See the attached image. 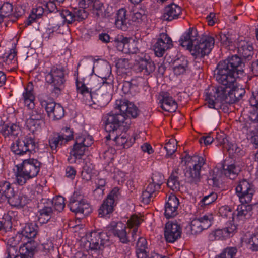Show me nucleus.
Returning <instances> with one entry per match:
<instances>
[{
	"label": "nucleus",
	"mask_w": 258,
	"mask_h": 258,
	"mask_svg": "<svg viewBox=\"0 0 258 258\" xmlns=\"http://www.w3.org/2000/svg\"><path fill=\"white\" fill-rule=\"evenodd\" d=\"M45 79L47 83L54 86L52 93L58 95L60 93L61 86L64 82L63 69L53 68L51 71L46 75Z\"/></svg>",
	"instance_id": "9d476101"
},
{
	"label": "nucleus",
	"mask_w": 258,
	"mask_h": 258,
	"mask_svg": "<svg viewBox=\"0 0 258 258\" xmlns=\"http://www.w3.org/2000/svg\"><path fill=\"white\" fill-rule=\"evenodd\" d=\"M177 144V141L174 139H171L168 143H167L165 146L164 149L166 150L167 156H171L177 150V147L175 145Z\"/></svg>",
	"instance_id": "3c124183"
},
{
	"label": "nucleus",
	"mask_w": 258,
	"mask_h": 258,
	"mask_svg": "<svg viewBox=\"0 0 258 258\" xmlns=\"http://www.w3.org/2000/svg\"><path fill=\"white\" fill-rule=\"evenodd\" d=\"M53 203V207L54 208V212H61L65 207L64 199L61 196H58L51 200Z\"/></svg>",
	"instance_id": "de8ad7c7"
},
{
	"label": "nucleus",
	"mask_w": 258,
	"mask_h": 258,
	"mask_svg": "<svg viewBox=\"0 0 258 258\" xmlns=\"http://www.w3.org/2000/svg\"><path fill=\"white\" fill-rule=\"evenodd\" d=\"M67 131L69 132V135H58L57 137H53L49 139V144L52 152L57 151V148L66 144L69 141L73 139V131L70 128H67Z\"/></svg>",
	"instance_id": "a211bd4d"
},
{
	"label": "nucleus",
	"mask_w": 258,
	"mask_h": 258,
	"mask_svg": "<svg viewBox=\"0 0 258 258\" xmlns=\"http://www.w3.org/2000/svg\"><path fill=\"white\" fill-rule=\"evenodd\" d=\"M240 170V167L235 163L227 164L225 163L223 165L222 173L230 179H234Z\"/></svg>",
	"instance_id": "cd10ccee"
},
{
	"label": "nucleus",
	"mask_w": 258,
	"mask_h": 258,
	"mask_svg": "<svg viewBox=\"0 0 258 258\" xmlns=\"http://www.w3.org/2000/svg\"><path fill=\"white\" fill-rule=\"evenodd\" d=\"M126 229V225L121 222H118L114 225V236L117 237L120 242L122 243H127L129 242Z\"/></svg>",
	"instance_id": "bb28decb"
},
{
	"label": "nucleus",
	"mask_w": 258,
	"mask_h": 258,
	"mask_svg": "<svg viewBox=\"0 0 258 258\" xmlns=\"http://www.w3.org/2000/svg\"><path fill=\"white\" fill-rule=\"evenodd\" d=\"M15 50L16 49H10L8 52H5L2 55L0 56L1 60L6 63L9 64L16 55L17 52Z\"/></svg>",
	"instance_id": "bf43d9fd"
},
{
	"label": "nucleus",
	"mask_w": 258,
	"mask_h": 258,
	"mask_svg": "<svg viewBox=\"0 0 258 258\" xmlns=\"http://www.w3.org/2000/svg\"><path fill=\"white\" fill-rule=\"evenodd\" d=\"M57 19L55 23L53 20L51 22L53 28L59 27L63 21H67L69 24H71L75 21V16L73 12L68 10H62L61 12L57 14Z\"/></svg>",
	"instance_id": "412c9836"
},
{
	"label": "nucleus",
	"mask_w": 258,
	"mask_h": 258,
	"mask_svg": "<svg viewBox=\"0 0 258 258\" xmlns=\"http://www.w3.org/2000/svg\"><path fill=\"white\" fill-rule=\"evenodd\" d=\"M45 116L42 108L38 107L32 109L30 112V118L41 121Z\"/></svg>",
	"instance_id": "5fc2aeb1"
},
{
	"label": "nucleus",
	"mask_w": 258,
	"mask_h": 258,
	"mask_svg": "<svg viewBox=\"0 0 258 258\" xmlns=\"http://www.w3.org/2000/svg\"><path fill=\"white\" fill-rule=\"evenodd\" d=\"M236 230L237 226L234 224L229 223L227 227L216 229L209 233L208 236V240L210 241L225 240L232 237Z\"/></svg>",
	"instance_id": "9b49d317"
},
{
	"label": "nucleus",
	"mask_w": 258,
	"mask_h": 258,
	"mask_svg": "<svg viewBox=\"0 0 258 258\" xmlns=\"http://www.w3.org/2000/svg\"><path fill=\"white\" fill-rule=\"evenodd\" d=\"M104 128L106 132L110 133L113 131V113L110 112L104 117Z\"/></svg>",
	"instance_id": "8fccbe9b"
},
{
	"label": "nucleus",
	"mask_w": 258,
	"mask_h": 258,
	"mask_svg": "<svg viewBox=\"0 0 258 258\" xmlns=\"http://www.w3.org/2000/svg\"><path fill=\"white\" fill-rule=\"evenodd\" d=\"M36 144L33 138L26 136L18 138L11 146V151L16 155H23L27 153L35 152Z\"/></svg>",
	"instance_id": "1a4fd4ad"
},
{
	"label": "nucleus",
	"mask_w": 258,
	"mask_h": 258,
	"mask_svg": "<svg viewBox=\"0 0 258 258\" xmlns=\"http://www.w3.org/2000/svg\"><path fill=\"white\" fill-rule=\"evenodd\" d=\"M173 71L175 75L178 76L184 74L188 70V61L184 56H181L173 61Z\"/></svg>",
	"instance_id": "393cba45"
},
{
	"label": "nucleus",
	"mask_w": 258,
	"mask_h": 258,
	"mask_svg": "<svg viewBox=\"0 0 258 258\" xmlns=\"http://www.w3.org/2000/svg\"><path fill=\"white\" fill-rule=\"evenodd\" d=\"M8 201L9 203L14 207H23L27 203V198L23 195H15L11 197Z\"/></svg>",
	"instance_id": "e433bc0d"
},
{
	"label": "nucleus",
	"mask_w": 258,
	"mask_h": 258,
	"mask_svg": "<svg viewBox=\"0 0 258 258\" xmlns=\"http://www.w3.org/2000/svg\"><path fill=\"white\" fill-rule=\"evenodd\" d=\"M126 21V10L124 8L120 9L116 14V27L119 29L126 30L127 28Z\"/></svg>",
	"instance_id": "c756f323"
},
{
	"label": "nucleus",
	"mask_w": 258,
	"mask_h": 258,
	"mask_svg": "<svg viewBox=\"0 0 258 258\" xmlns=\"http://www.w3.org/2000/svg\"><path fill=\"white\" fill-rule=\"evenodd\" d=\"M247 247L252 252H258V233L252 234L245 240Z\"/></svg>",
	"instance_id": "79ce46f5"
},
{
	"label": "nucleus",
	"mask_w": 258,
	"mask_h": 258,
	"mask_svg": "<svg viewBox=\"0 0 258 258\" xmlns=\"http://www.w3.org/2000/svg\"><path fill=\"white\" fill-rule=\"evenodd\" d=\"M191 55L195 59H201L208 55L211 49H188Z\"/></svg>",
	"instance_id": "4d7b16f0"
},
{
	"label": "nucleus",
	"mask_w": 258,
	"mask_h": 258,
	"mask_svg": "<svg viewBox=\"0 0 258 258\" xmlns=\"http://www.w3.org/2000/svg\"><path fill=\"white\" fill-rule=\"evenodd\" d=\"M75 21H81L88 17V13L83 9H75L74 10Z\"/></svg>",
	"instance_id": "338daca9"
},
{
	"label": "nucleus",
	"mask_w": 258,
	"mask_h": 258,
	"mask_svg": "<svg viewBox=\"0 0 258 258\" xmlns=\"http://www.w3.org/2000/svg\"><path fill=\"white\" fill-rule=\"evenodd\" d=\"M36 249V242L32 241L26 242L20 247L19 253L12 258H31L34 255Z\"/></svg>",
	"instance_id": "6ab92c4d"
},
{
	"label": "nucleus",
	"mask_w": 258,
	"mask_h": 258,
	"mask_svg": "<svg viewBox=\"0 0 258 258\" xmlns=\"http://www.w3.org/2000/svg\"><path fill=\"white\" fill-rule=\"evenodd\" d=\"M181 227L177 222H168L166 224L164 237L167 242H174L181 237Z\"/></svg>",
	"instance_id": "f8f14e48"
},
{
	"label": "nucleus",
	"mask_w": 258,
	"mask_h": 258,
	"mask_svg": "<svg viewBox=\"0 0 258 258\" xmlns=\"http://www.w3.org/2000/svg\"><path fill=\"white\" fill-rule=\"evenodd\" d=\"M147 242L146 239L144 237L139 238L136 246V254H147Z\"/></svg>",
	"instance_id": "c03bdc74"
},
{
	"label": "nucleus",
	"mask_w": 258,
	"mask_h": 258,
	"mask_svg": "<svg viewBox=\"0 0 258 258\" xmlns=\"http://www.w3.org/2000/svg\"><path fill=\"white\" fill-rule=\"evenodd\" d=\"M0 132L5 137L10 136L17 137L21 133V130L16 124L3 122L1 124Z\"/></svg>",
	"instance_id": "a878e982"
},
{
	"label": "nucleus",
	"mask_w": 258,
	"mask_h": 258,
	"mask_svg": "<svg viewBox=\"0 0 258 258\" xmlns=\"http://www.w3.org/2000/svg\"><path fill=\"white\" fill-rule=\"evenodd\" d=\"M53 243L48 239H41L39 240V244L36 245L37 248L39 251L42 252L43 254L45 255L50 252L53 249Z\"/></svg>",
	"instance_id": "c9c22d12"
},
{
	"label": "nucleus",
	"mask_w": 258,
	"mask_h": 258,
	"mask_svg": "<svg viewBox=\"0 0 258 258\" xmlns=\"http://www.w3.org/2000/svg\"><path fill=\"white\" fill-rule=\"evenodd\" d=\"M68 206L72 212L82 214L84 216H87L92 212L90 204L78 192H74L71 196Z\"/></svg>",
	"instance_id": "6e6552de"
},
{
	"label": "nucleus",
	"mask_w": 258,
	"mask_h": 258,
	"mask_svg": "<svg viewBox=\"0 0 258 258\" xmlns=\"http://www.w3.org/2000/svg\"><path fill=\"white\" fill-rule=\"evenodd\" d=\"M154 48H171L174 47L171 38L166 34H160L159 37L153 42Z\"/></svg>",
	"instance_id": "5701e85b"
},
{
	"label": "nucleus",
	"mask_w": 258,
	"mask_h": 258,
	"mask_svg": "<svg viewBox=\"0 0 258 258\" xmlns=\"http://www.w3.org/2000/svg\"><path fill=\"white\" fill-rule=\"evenodd\" d=\"M112 236L113 226L111 224L106 228L105 233L96 231L91 232L86 243V244H89V254L97 258L101 253V247L106 244Z\"/></svg>",
	"instance_id": "20e7f679"
},
{
	"label": "nucleus",
	"mask_w": 258,
	"mask_h": 258,
	"mask_svg": "<svg viewBox=\"0 0 258 258\" xmlns=\"http://www.w3.org/2000/svg\"><path fill=\"white\" fill-rule=\"evenodd\" d=\"M25 89V91L23 94V99L25 105L30 109H33L34 108V103L33 100L34 96L32 93V90H28V88Z\"/></svg>",
	"instance_id": "a19ab883"
},
{
	"label": "nucleus",
	"mask_w": 258,
	"mask_h": 258,
	"mask_svg": "<svg viewBox=\"0 0 258 258\" xmlns=\"http://www.w3.org/2000/svg\"><path fill=\"white\" fill-rule=\"evenodd\" d=\"M180 170L178 168L175 169L170 176L169 177L167 182V186L173 191H178L180 188V183L178 181Z\"/></svg>",
	"instance_id": "473e14b6"
},
{
	"label": "nucleus",
	"mask_w": 258,
	"mask_h": 258,
	"mask_svg": "<svg viewBox=\"0 0 258 258\" xmlns=\"http://www.w3.org/2000/svg\"><path fill=\"white\" fill-rule=\"evenodd\" d=\"M179 200L174 195H170L165 205V216L170 218L176 216L178 213Z\"/></svg>",
	"instance_id": "dca6fc26"
},
{
	"label": "nucleus",
	"mask_w": 258,
	"mask_h": 258,
	"mask_svg": "<svg viewBox=\"0 0 258 258\" xmlns=\"http://www.w3.org/2000/svg\"><path fill=\"white\" fill-rule=\"evenodd\" d=\"M131 41L133 42H134V40L131 38H127L122 35H118L116 37L115 42L116 43V47L124 48L125 47H129L128 44Z\"/></svg>",
	"instance_id": "603ef678"
},
{
	"label": "nucleus",
	"mask_w": 258,
	"mask_h": 258,
	"mask_svg": "<svg viewBox=\"0 0 258 258\" xmlns=\"http://www.w3.org/2000/svg\"><path fill=\"white\" fill-rule=\"evenodd\" d=\"M236 192L241 204L238 206L237 213H235L233 220L243 222L245 220L249 219L252 215V206L248 204L251 201L255 190L252 184L246 180H243L237 185Z\"/></svg>",
	"instance_id": "f257e3e1"
},
{
	"label": "nucleus",
	"mask_w": 258,
	"mask_h": 258,
	"mask_svg": "<svg viewBox=\"0 0 258 258\" xmlns=\"http://www.w3.org/2000/svg\"><path fill=\"white\" fill-rule=\"evenodd\" d=\"M128 65V61L125 59H119L116 63L117 81L126 76V68Z\"/></svg>",
	"instance_id": "ea45409f"
},
{
	"label": "nucleus",
	"mask_w": 258,
	"mask_h": 258,
	"mask_svg": "<svg viewBox=\"0 0 258 258\" xmlns=\"http://www.w3.org/2000/svg\"><path fill=\"white\" fill-rule=\"evenodd\" d=\"M137 70L142 72L144 75H148L152 73L155 69L153 62L151 60L141 59L137 65Z\"/></svg>",
	"instance_id": "7c9ffc66"
},
{
	"label": "nucleus",
	"mask_w": 258,
	"mask_h": 258,
	"mask_svg": "<svg viewBox=\"0 0 258 258\" xmlns=\"http://www.w3.org/2000/svg\"><path fill=\"white\" fill-rule=\"evenodd\" d=\"M38 226L35 224L29 223L27 224L23 228L22 231V235L23 237L27 238L29 242L31 241L35 242L33 239L35 237L38 233Z\"/></svg>",
	"instance_id": "c85d7f7f"
},
{
	"label": "nucleus",
	"mask_w": 258,
	"mask_h": 258,
	"mask_svg": "<svg viewBox=\"0 0 258 258\" xmlns=\"http://www.w3.org/2000/svg\"><path fill=\"white\" fill-rule=\"evenodd\" d=\"M26 124L28 129L32 133H34L40 126L41 123L39 120H35L29 117L26 121Z\"/></svg>",
	"instance_id": "680f3d73"
},
{
	"label": "nucleus",
	"mask_w": 258,
	"mask_h": 258,
	"mask_svg": "<svg viewBox=\"0 0 258 258\" xmlns=\"http://www.w3.org/2000/svg\"><path fill=\"white\" fill-rule=\"evenodd\" d=\"M13 10V5L9 2L5 3L0 8V12L3 16H5L11 22V16Z\"/></svg>",
	"instance_id": "09e8293b"
},
{
	"label": "nucleus",
	"mask_w": 258,
	"mask_h": 258,
	"mask_svg": "<svg viewBox=\"0 0 258 258\" xmlns=\"http://www.w3.org/2000/svg\"><path fill=\"white\" fill-rule=\"evenodd\" d=\"M15 193L13 188L8 182H5L0 184V194L4 196L8 200Z\"/></svg>",
	"instance_id": "a18cd8bd"
},
{
	"label": "nucleus",
	"mask_w": 258,
	"mask_h": 258,
	"mask_svg": "<svg viewBox=\"0 0 258 258\" xmlns=\"http://www.w3.org/2000/svg\"><path fill=\"white\" fill-rule=\"evenodd\" d=\"M228 87L226 85L210 87L206 90L205 100L209 108L219 110L222 104L228 103Z\"/></svg>",
	"instance_id": "0eeeda50"
},
{
	"label": "nucleus",
	"mask_w": 258,
	"mask_h": 258,
	"mask_svg": "<svg viewBox=\"0 0 258 258\" xmlns=\"http://www.w3.org/2000/svg\"><path fill=\"white\" fill-rule=\"evenodd\" d=\"M244 67V63L241 58L236 54L233 55L227 61L218 64L217 73L215 74L216 79L219 83H227L226 80L229 83H234V79L242 74Z\"/></svg>",
	"instance_id": "f03ea898"
},
{
	"label": "nucleus",
	"mask_w": 258,
	"mask_h": 258,
	"mask_svg": "<svg viewBox=\"0 0 258 258\" xmlns=\"http://www.w3.org/2000/svg\"><path fill=\"white\" fill-rule=\"evenodd\" d=\"M215 141H216L218 145L222 146L223 147L227 148L228 145V140L226 135L223 133H218L215 138Z\"/></svg>",
	"instance_id": "0e129e2a"
},
{
	"label": "nucleus",
	"mask_w": 258,
	"mask_h": 258,
	"mask_svg": "<svg viewBox=\"0 0 258 258\" xmlns=\"http://www.w3.org/2000/svg\"><path fill=\"white\" fill-rule=\"evenodd\" d=\"M218 196L216 192H212L208 195L205 196L201 200V206L209 205L216 201Z\"/></svg>",
	"instance_id": "6e6d98bb"
},
{
	"label": "nucleus",
	"mask_w": 258,
	"mask_h": 258,
	"mask_svg": "<svg viewBox=\"0 0 258 258\" xmlns=\"http://www.w3.org/2000/svg\"><path fill=\"white\" fill-rule=\"evenodd\" d=\"M197 219L200 222L204 228L207 229L212 225L214 217L211 213H207Z\"/></svg>",
	"instance_id": "37998d69"
},
{
	"label": "nucleus",
	"mask_w": 258,
	"mask_h": 258,
	"mask_svg": "<svg viewBox=\"0 0 258 258\" xmlns=\"http://www.w3.org/2000/svg\"><path fill=\"white\" fill-rule=\"evenodd\" d=\"M39 212L38 220L41 223H47L55 214V212L52 208H47V209H40Z\"/></svg>",
	"instance_id": "4c0bfd02"
},
{
	"label": "nucleus",
	"mask_w": 258,
	"mask_h": 258,
	"mask_svg": "<svg viewBox=\"0 0 258 258\" xmlns=\"http://www.w3.org/2000/svg\"><path fill=\"white\" fill-rule=\"evenodd\" d=\"M157 177L158 176L157 175H154L152 178V182L148 184L145 189L153 195L160 188V186L163 182V178L161 176H159V180L157 179Z\"/></svg>",
	"instance_id": "f704fd0d"
},
{
	"label": "nucleus",
	"mask_w": 258,
	"mask_h": 258,
	"mask_svg": "<svg viewBox=\"0 0 258 258\" xmlns=\"http://www.w3.org/2000/svg\"><path fill=\"white\" fill-rule=\"evenodd\" d=\"M86 147L79 142H77L76 139L72 150L71 151L70 154L74 156L75 159H81L82 156L84 154Z\"/></svg>",
	"instance_id": "58836bf2"
},
{
	"label": "nucleus",
	"mask_w": 258,
	"mask_h": 258,
	"mask_svg": "<svg viewBox=\"0 0 258 258\" xmlns=\"http://www.w3.org/2000/svg\"><path fill=\"white\" fill-rule=\"evenodd\" d=\"M229 33L227 34L220 33L216 36V38L221 41L223 46L228 47L230 46V43L232 42Z\"/></svg>",
	"instance_id": "e2e57ef3"
},
{
	"label": "nucleus",
	"mask_w": 258,
	"mask_h": 258,
	"mask_svg": "<svg viewBox=\"0 0 258 258\" xmlns=\"http://www.w3.org/2000/svg\"><path fill=\"white\" fill-rule=\"evenodd\" d=\"M159 104L161 108L165 111L172 112L177 108L176 102L167 94H164L162 98L160 100Z\"/></svg>",
	"instance_id": "4be33fe9"
},
{
	"label": "nucleus",
	"mask_w": 258,
	"mask_h": 258,
	"mask_svg": "<svg viewBox=\"0 0 258 258\" xmlns=\"http://www.w3.org/2000/svg\"><path fill=\"white\" fill-rule=\"evenodd\" d=\"M197 48H212L215 44L214 37L209 35H202L198 37Z\"/></svg>",
	"instance_id": "72a5a7b5"
},
{
	"label": "nucleus",
	"mask_w": 258,
	"mask_h": 258,
	"mask_svg": "<svg viewBox=\"0 0 258 258\" xmlns=\"http://www.w3.org/2000/svg\"><path fill=\"white\" fill-rule=\"evenodd\" d=\"M125 133H122L119 136H116L114 139L116 146L119 148H128L135 142V138H131L129 140L127 138Z\"/></svg>",
	"instance_id": "2f4dec72"
},
{
	"label": "nucleus",
	"mask_w": 258,
	"mask_h": 258,
	"mask_svg": "<svg viewBox=\"0 0 258 258\" xmlns=\"http://www.w3.org/2000/svg\"><path fill=\"white\" fill-rule=\"evenodd\" d=\"M41 165L37 159H29L24 160L22 164L16 165L15 175L18 184L23 185L27 180L36 177L40 171Z\"/></svg>",
	"instance_id": "39448f33"
},
{
	"label": "nucleus",
	"mask_w": 258,
	"mask_h": 258,
	"mask_svg": "<svg viewBox=\"0 0 258 258\" xmlns=\"http://www.w3.org/2000/svg\"><path fill=\"white\" fill-rule=\"evenodd\" d=\"M112 213L113 190H111L98 209V215L100 217L109 218Z\"/></svg>",
	"instance_id": "f3484780"
},
{
	"label": "nucleus",
	"mask_w": 258,
	"mask_h": 258,
	"mask_svg": "<svg viewBox=\"0 0 258 258\" xmlns=\"http://www.w3.org/2000/svg\"><path fill=\"white\" fill-rule=\"evenodd\" d=\"M42 105H45V108L48 116L53 120H59L64 115V110L60 104L55 102L44 101Z\"/></svg>",
	"instance_id": "2eb2a0df"
},
{
	"label": "nucleus",
	"mask_w": 258,
	"mask_h": 258,
	"mask_svg": "<svg viewBox=\"0 0 258 258\" xmlns=\"http://www.w3.org/2000/svg\"><path fill=\"white\" fill-rule=\"evenodd\" d=\"M219 215L223 218L234 217L235 213L232 212L231 208L228 206H223L219 209Z\"/></svg>",
	"instance_id": "13d9d810"
},
{
	"label": "nucleus",
	"mask_w": 258,
	"mask_h": 258,
	"mask_svg": "<svg viewBox=\"0 0 258 258\" xmlns=\"http://www.w3.org/2000/svg\"><path fill=\"white\" fill-rule=\"evenodd\" d=\"M106 180L104 178H97L96 181V188L94 190V193L98 192L99 194H103L104 189L103 187L106 184Z\"/></svg>",
	"instance_id": "774afa93"
},
{
	"label": "nucleus",
	"mask_w": 258,
	"mask_h": 258,
	"mask_svg": "<svg viewBox=\"0 0 258 258\" xmlns=\"http://www.w3.org/2000/svg\"><path fill=\"white\" fill-rule=\"evenodd\" d=\"M44 13V8L42 6H38L32 10L31 14L27 20V25H30L32 21L36 18L41 17Z\"/></svg>",
	"instance_id": "49530a36"
},
{
	"label": "nucleus",
	"mask_w": 258,
	"mask_h": 258,
	"mask_svg": "<svg viewBox=\"0 0 258 258\" xmlns=\"http://www.w3.org/2000/svg\"><path fill=\"white\" fill-rule=\"evenodd\" d=\"M139 109L132 102L126 99L116 100L114 107V131L115 125L120 126L128 117L136 118Z\"/></svg>",
	"instance_id": "7ed1b4c3"
},
{
	"label": "nucleus",
	"mask_w": 258,
	"mask_h": 258,
	"mask_svg": "<svg viewBox=\"0 0 258 258\" xmlns=\"http://www.w3.org/2000/svg\"><path fill=\"white\" fill-rule=\"evenodd\" d=\"M247 138L251 143L258 147V131L256 129L250 130L247 133Z\"/></svg>",
	"instance_id": "052dcab7"
},
{
	"label": "nucleus",
	"mask_w": 258,
	"mask_h": 258,
	"mask_svg": "<svg viewBox=\"0 0 258 258\" xmlns=\"http://www.w3.org/2000/svg\"><path fill=\"white\" fill-rule=\"evenodd\" d=\"M103 158L106 160V162L107 164L105 167L106 170H111L109 169V166L110 164H112V160H113V153L112 148L111 147H108V150H105L104 152Z\"/></svg>",
	"instance_id": "69168bd1"
},
{
	"label": "nucleus",
	"mask_w": 258,
	"mask_h": 258,
	"mask_svg": "<svg viewBox=\"0 0 258 258\" xmlns=\"http://www.w3.org/2000/svg\"><path fill=\"white\" fill-rule=\"evenodd\" d=\"M181 13V8L178 5L172 3L165 7L162 18L164 20L171 21L177 18Z\"/></svg>",
	"instance_id": "aec40b11"
},
{
	"label": "nucleus",
	"mask_w": 258,
	"mask_h": 258,
	"mask_svg": "<svg viewBox=\"0 0 258 258\" xmlns=\"http://www.w3.org/2000/svg\"><path fill=\"white\" fill-rule=\"evenodd\" d=\"M76 87L78 93H80L87 98H89L93 103L96 104V102H99V95L95 92H91L89 91L88 88L84 83L81 82L76 81ZM88 100V98H87Z\"/></svg>",
	"instance_id": "b1692460"
},
{
	"label": "nucleus",
	"mask_w": 258,
	"mask_h": 258,
	"mask_svg": "<svg viewBox=\"0 0 258 258\" xmlns=\"http://www.w3.org/2000/svg\"><path fill=\"white\" fill-rule=\"evenodd\" d=\"M182 159L188 162V167L184 173L187 182L190 184H197L201 180V172L204 169L205 160L203 157L198 155L191 157L187 155L184 158L182 157Z\"/></svg>",
	"instance_id": "423d86ee"
},
{
	"label": "nucleus",
	"mask_w": 258,
	"mask_h": 258,
	"mask_svg": "<svg viewBox=\"0 0 258 258\" xmlns=\"http://www.w3.org/2000/svg\"><path fill=\"white\" fill-rule=\"evenodd\" d=\"M190 227L191 234L195 235L198 234L204 230H206L197 219L191 221Z\"/></svg>",
	"instance_id": "864d4df0"
},
{
	"label": "nucleus",
	"mask_w": 258,
	"mask_h": 258,
	"mask_svg": "<svg viewBox=\"0 0 258 258\" xmlns=\"http://www.w3.org/2000/svg\"><path fill=\"white\" fill-rule=\"evenodd\" d=\"M198 34L197 30L193 28H189L179 40V45L186 48H197Z\"/></svg>",
	"instance_id": "4468645a"
},
{
	"label": "nucleus",
	"mask_w": 258,
	"mask_h": 258,
	"mask_svg": "<svg viewBox=\"0 0 258 258\" xmlns=\"http://www.w3.org/2000/svg\"><path fill=\"white\" fill-rule=\"evenodd\" d=\"M236 79H234V83H232L229 82H227V83H219L222 85H226L228 87V93L229 98L227 99L228 104H233L238 101L242 98L245 93L244 89L237 87ZM228 81V80H226V82Z\"/></svg>",
	"instance_id": "ddd939ff"
}]
</instances>
